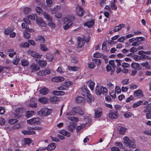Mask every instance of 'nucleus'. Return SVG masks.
I'll use <instances>...</instances> for the list:
<instances>
[{"instance_id": "1", "label": "nucleus", "mask_w": 151, "mask_h": 151, "mask_svg": "<svg viewBox=\"0 0 151 151\" xmlns=\"http://www.w3.org/2000/svg\"><path fill=\"white\" fill-rule=\"evenodd\" d=\"M74 19V17L72 15H68L62 18L63 24H66L63 26V28L65 30H67L72 25L73 22L72 20Z\"/></svg>"}, {"instance_id": "2", "label": "nucleus", "mask_w": 151, "mask_h": 151, "mask_svg": "<svg viewBox=\"0 0 151 151\" xmlns=\"http://www.w3.org/2000/svg\"><path fill=\"white\" fill-rule=\"evenodd\" d=\"M84 93L82 94L84 99L86 100L88 103H91L92 101L94 100V96L90 93L89 91L86 89H85L83 91Z\"/></svg>"}, {"instance_id": "3", "label": "nucleus", "mask_w": 151, "mask_h": 151, "mask_svg": "<svg viewBox=\"0 0 151 151\" xmlns=\"http://www.w3.org/2000/svg\"><path fill=\"white\" fill-rule=\"evenodd\" d=\"M123 140L124 143L127 146L133 148L136 147V145L134 140H130L127 137H125L123 138Z\"/></svg>"}, {"instance_id": "4", "label": "nucleus", "mask_w": 151, "mask_h": 151, "mask_svg": "<svg viewBox=\"0 0 151 151\" xmlns=\"http://www.w3.org/2000/svg\"><path fill=\"white\" fill-rule=\"evenodd\" d=\"M107 89L103 86L99 87L98 85L96 88V92L98 95H100L102 94L106 95L107 93Z\"/></svg>"}, {"instance_id": "5", "label": "nucleus", "mask_w": 151, "mask_h": 151, "mask_svg": "<svg viewBox=\"0 0 151 151\" xmlns=\"http://www.w3.org/2000/svg\"><path fill=\"white\" fill-rule=\"evenodd\" d=\"M50 113V109L47 108H43L39 111L38 114L40 116H45L49 115Z\"/></svg>"}, {"instance_id": "6", "label": "nucleus", "mask_w": 151, "mask_h": 151, "mask_svg": "<svg viewBox=\"0 0 151 151\" xmlns=\"http://www.w3.org/2000/svg\"><path fill=\"white\" fill-rule=\"evenodd\" d=\"M41 120L38 117L33 118L27 120V123L31 125H39L40 123Z\"/></svg>"}, {"instance_id": "7", "label": "nucleus", "mask_w": 151, "mask_h": 151, "mask_svg": "<svg viewBox=\"0 0 151 151\" xmlns=\"http://www.w3.org/2000/svg\"><path fill=\"white\" fill-rule=\"evenodd\" d=\"M73 84V83L71 81H65L63 83L61 86L58 87V89L59 90H65L68 88L70 86Z\"/></svg>"}, {"instance_id": "8", "label": "nucleus", "mask_w": 151, "mask_h": 151, "mask_svg": "<svg viewBox=\"0 0 151 151\" xmlns=\"http://www.w3.org/2000/svg\"><path fill=\"white\" fill-rule=\"evenodd\" d=\"M76 14L78 16H83L84 14L83 9L81 6H77L76 7Z\"/></svg>"}, {"instance_id": "9", "label": "nucleus", "mask_w": 151, "mask_h": 151, "mask_svg": "<svg viewBox=\"0 0 151 151\" xmlns=\"http://www.w3.org/2000/svg\"><path fill=\"white\" fill-rule=\"evenodd\" d=\"M22 109L21 108H19L16 109L15 111L16 113H13L12 114V116L16 118H18L21 116V112L22 111Z\"/></svg>"}, {"instance_id": "10", "label": "nucleus", "mask_w": 151, "mask_h": 151, "mask_svg": "<svg viewBox=\"0 0 151 151\" xmlns=\"http://www.w3.org/2000/svg\"><path fill=\"white\" fill-rule=\"evenodd\" d=\"M118 115V114L116 111H111L109 114V118L112 119L117 118Z\"/></svg>"}, {"instance_id": "11", "label": "nucleus", "mask_w": 151, "mask_h": 151, "mask_svg": "<svg viewBox=\"0 0 151 151\" xmlns=\"http://www.w3.org/2000/svg\"><path fill=\"white\" fill-rule=\"evenodd\" d=\"M40 67L38 65L35 63H32L31 65L30 69L32 72H34L37 71L40 69Z\"/></svg>"}, {"instance_id": "12", "label": "nucleus", "mask_w": 151, "mask_h": 151, "mask_svg": "<svg viewBox=\"0 0 151 151\" xmlns=\"http://www.w3.org/2000/svg\"><path fill=\"white\" fill-rule=\"evenodd\" d=\"M36 63L42 67H45L47 64V62L42 60H36Z\"/></svg>"}, {"instance_id": "13", "label": "nucleus", "mask_w": 151, "mask_h": 151, "mask_svg": "<svg viewBox=\"0 0 151 151\" xmlns=\"http://www.w3.org/2000/svg\"><path fill=\"white\" fill-rule=\"evenodd\" d=\"M64 79V78L63 77L58 76L52 78L51 80L53 82H58L63 81Z\"/></svg>"}, {"instance_id": "14", "label": "nucleus", "mask_w": 151, "mask_h": 151, "mask_svg": "<svg viewBox=\"0 0 151 151\" xmlns=\"http://www.w3.org/2000/svg\"><path fill=\"white\" fill-rule=\"evenodd\" d=\"M50 70L45 69L44 70L40 71L37 73V74L38 76H43L50 74Z\"/></svg>"}, {"instance_id": "15", "label": "nucleus", "mask_w": 151, "mask_h": 151, "mask_svg": "<svg viewBox=\"0 0 151 151\" xmlns=\"http://www.w3.org/2000/svg\"><path fill=\"white\" fill-rule=\"evenodd\" d=\"M24 22L22 23V27L23 28L27 29L28 27V24H30V22L29 20L27 19H24Z\"/></svg>"}, {"instance_id": "16", "label": "nucleus", "mask_w": 151, "mask_h": 151, "mask_svg": "<svg viewBox=\"0 0 151 151\" xmlns=\"http://www.w3.org/2000/svg\"><path fill=\"white\" fill-rule=\"evenodd\" d=\"M94 21L93 20H90L88 21L84 24V26H86L88 28H91L94 24Z\"/></svg>"}, {"instance_id": "17", "label": "nucleus", "mask_w": 151, "mask_h": 151, "mask_svg": "<svg viewBox=\"0 0 151 151\" xmlns=\"http://www.w3.org/2000/svg\"><path fill=\"white\" fill-rule=\"evenodd\" d=\"M134 95L135 96H137L139 98H141L143 96V92L140 89L135 91L134 92Z\"/></svg>"}, {"instance_id": "18", "label": "nucleus", "mask_w": 151, "mask_h": 151, "mask_svg": "<svg viewBox=\"0 0 151 151\" xmlns=\"http://www.w3.org/2000/svg\"><path fill=\"white\" fill-rule=\"evenodd\" d=\"M56 147V145L55 143H52L49 144L46 147V150L48 151H51L55 149Z\"/></svg>"}, {"instance_id": "19", "label": "nucleus", "mask_w": 151, "mask_h": 151, "mask_svg": "<svg viewBox=\"0 0 151 151\" xmlns=\"http://www.w3.org/2000/svg\"><path fill=\"white\" fill-rule=\"evenodd\" d=\"M36 22V23L39 26L45 27L46 25V24L45 22L41 18L37 19Z\"/></svg>"}, {"instance_id": "20", "label": "nucleus", "mask_w": 151, "mask_h": 151, "mask_svg": "<svg viewBox=\"0 0 151 151\" xmlns=\"http://www.w3.org/2000/svg\"><path fill=\"white\" fill-rule=\"evenodd\" d=\"M78 48L81 47L83 46L85 43L84 40L82 38L79 37L78 38Z\"/></svg>"}, {"instance_id": "21", "label": "nucleus", "mask_w": 151, "mask_h": 151, "mask_svg": "<svg viewBox=\"0 0 151 151\" xmlns=\"http://www.w3.org/2000/svg\"><path fill=\"white\" fill-rule=\"evenodd\" d=\"M102 113V110L100 108H98L95 110V117L98 118L100 117Z\"/></svg>"}, {"instance_id": "22", "label": "nucleus", "mask_w": 151, "mask_h": 151, "mask_svg": "<svg viewBox=\"0 0 151 151\" xmlns=\"http://www.w3.org/2000/svg\"><path fill=\"white\" fill-rule=\"evenodd\" d=\"M88 86L90 88V89L92 91L94 89V86L95 84L94 82L92 80H90L87 82Z\"/></svg>"}, {"instance_id": "23", "label": "nucleus", "mask_w": 151, "mask_h": 151, "mask_svg": "<svg viewBox=\"0 0 151 151\" xmlns=\"http://www.w3.org/2000/svg\"><path fill=\"white\" fill-rule=\"evenodd\" d=\"M35 99L34 98H32L30 101V102L29 103V104L28 105L30 106V107L34 108L36 107L37 106V103L35 102Z\"/></svg>"}, {"instance_id": "24", "label": "nucleus", "mask_w": 151, "mask_h": 151, "mask_svg": "<svg viewBox=\"0 0 151 151\" xmlns=\"http://www.w3.org/2000/svg\"><path fill=\"white\" fill-rule=\"evenodd\" d=\"M72 110L75 113V114L76 113L79 114L80 115H83V111L79 107H74L72 109Z\"/></svg>"}, {"instance_id": "25", "label": "nucleus", "mask_w": 151, "mask_h": 151, "mask_svg": "<svg viewBox=\"0 0 151 151\" xmlns=\"http://www.w3.org/2000/svg\"><path fill=\"white\" fill-rule=\"evenodd\" d=\"M35 40L36 42H39L41 43H44L45 42V40L44 37L41 36H38L36 37Z\"/></svg>"}, {"instance_id": "26", "label": "nucleus", "mask_w": 151, "mask_h": 151, "mask_svg": "<svg viewBox=\"0 0 151 151\" xmlns=\"http://www.w3.org/2000/svg\"><path fill=\"white\" fill-rule=\"evenodd\" d=\"M124 24H121L118 26H115L113 29V31L115 32L119 31L124 27Z\"/></svg>"}, {"instance_id": "27", "label": "nucleus", "mask_w": 151, "mask_h": 151, "mask_svg": "<svg viewBox=\"0 0 151 151\" xmlns=\"http://www.w3.org/2000/svg\"><path fill=\"white\" fill-rule=\"evenodd\" d=\"M131 67L135 70L140 69L139 65V63H132L131 65Z\"/></svg>"}, {"instance_id": "28", "label": "nucleus", "mask_w": 151, "mask_h": 151, "mask_svg": "<svg viewBox=\"0 0 151 151\" xmlns=\"http://www.w3.org/2000/svg\"><path fill=\"white\" fill-rule=\"evenodd\" d=\"M22 134L24 135H31L32 134H34L35 133V132L34 131H31L29 130H24L22 131Z\"/></svg>"}, {"instance_id": "29", "label": "nucleus", "mask_w": 151, "mask_h": 151, "mask_svg": "<svg viewBox=\"0 0 151 151\" xmlns=\"http://www.w3.org/2000/svg\"><path fill=\"white\" fill-rule=\"evenodd\" d=\"M84 101V98L81 96H78L75 99L76 102L78 103L83 102Z\"/></svg>"}, {"instance_id": "30", "label": "nucleus", "mask_w": 151, "mask_h": 151, "mask_svg": "<svg viewBox=\"0 0 151 151\" xmlns=\"http://www.w3.org/2000/svg\"><path fill=\"white\" fill-rule=\"evenodd\" d=\"M60 133L63 136L69 137L70 135V133L65 130H62L60 132Z\"/></svg>"}, {"instance_id": "31", "label": "nucleus", "mask_w": 151, "mask_h": 151, "mask_svg": "<svg viewBox=\"0 0 151 151\" xmlns=\"http://www.w3.org/2000/svg\"><path fill=\"white\" fill-rule=\"evenodd\" d=\"M142 66L143 67H145L146 69H150V67L149 65V63L148 62L146 61L142 63L141 64Z\"/></svg>"}, {"instance_id": "32", "label": "nucleus", "mask_w": 151, "mask_h": 151, "mask_svg": "<svg viewBox=\"0 0 151 151\" xmlns=\"http://www.w3.org/2000/svg\"><path fill=\"white\" fill-rule=\"evenodd\" d=\"M67 119H68L74 122H77L78 120V119L77 117L73 116H68L67 117Z\"/></svg>"}, {"instance_id": "33", "label": "nucleus", "mask_w": 151, "mask_h": 151, "mask_svg": "<svg viewBox=\"0 0 151 151\" xmlns=\"http://www.w3.org/2000/svg\"><path fill=\"white\" fill-rule=\"evenodd\" d=\"M40 91L41 94L43 95H45L48 93V89L47 88H43L42 89H41L40 90Z\"/></svg>"}, {"instance_id": "34", "label": "nucleus", "mask_w": 151, "mask_h": 151, "mask_svg": "<svg viewBox=\"0 0 151 151\" xmlns=\"http://www.w3.org/2000/svg\"><path fill=\"white\" fill-rule=\"evenodd\" d=\"M40 46L41 50L43 51H47L48 50V49L46 45L42 44L40 45Z\"/></svg>"}, {"instance_id": "35", "label": "nucleus", "mask_w": 151, "mask_h": 151, "mask_svg": "<svg viewBox=\"0 0 151 151\" xmlns=\"http://www.w3.org/2000/svg\"><path fill=\"white\" fill-rule=\"evenodd\" d=\"M106 70L108 71H109L110 70L111 71V74H112L115 68H113L110 65H107L106 67Z\"/></svg>"}, {"instance_id": "36", "label": "nucleus", "mask_w": 151, "mask_h": 151, "mask_svg": "<svg viewBox=\"0 0 151 151\" xmlns=\"http://www.w3.org/2000/svg\"><path fill=\"white\" fill-rule=\"evenodd\" d=\"M43 15L45 18L47 19L48 22L52 21V18L49 15L45 12H44Z\"/></svg>"}, {"instance_id": "37", "label": "nucleus", "mask_w": 151, "mask_h": 151, "mask_svg": "<svg viewBox=\"0 0 151 151\" xmlns=\"http://www.w3.org/2000/svg\"><path fill=\"white\" fill-rule=\"evenodd\" d=\"M48 99L45 97H41L38 99V101L42 104H45L47 102Z\"/></svg>"}, {"instance_id": "38", "label": "nucleus", "mask_w": 151, "mask_h": 151, "mask_svg": "<svg viewBox=\"0 0 151 151\" xmlns=\"http://www.w3.org/2000/svg\"><path fill=\"white\" fill-rule=\"evenodd\" d=\"M19 46L22 47H28L29 46V45L27 42H24L20 43Z\"/></svg>"}, {"instance_id": "39", "label": "nucleus", "mask_w": 151, "mask_h": 151, "mask_svg": "<svg viewBox=\"0 0 151 151\" xmlns=\"http://www.w3.org/2000/svg\"><path fill=\"white\" fill-rule=\"evenodd\" d=\"M68 68L69 70H71L73 71H77L79 69V68L78 67L70 66H68Z\"/></svg>"}, {"instance_id": "40", "label": "nucleus", "mask_w": 151, "mask_h": 151, "mask_svg": "<svg viewBox=\"0 0 151 151\" xmlns=\"http://www.w3.org/2000/svg\"><path fill=\"white\" fill-rule=\"evenodd\" d=\"M21 62L22 65L24 66H28L29 64L28 61L25 59L22 60Z\"/></svg>"}, {"instance_id": "41", "label": "nucleus", "mask_w": 151, "mask_h": 151, "mask_svg": "<svg viewBox=\"0 0 151 151\" xmlns=\"http://www.w3.org/2000/svg\"><path fill=\"white\" fill-rule=\"evenodd\" d=\"M27 18L29 19H30L32 20H35L37 18V16L36 14H32L29 15L27 16Z\"/></svg>"}, {"instance_id": "42", "label": "nucleus", "mask_w": 151, "mask_h": 151, "mask_svg": "<svg viewBox=\"0 0 151 151\" xmlns=\"http://www.w3.org/2000/svg\"><path fill=\"white\" fill-rule=\"evenodd\" d=\"M54 94L56 95H63L65 94L63 91H55L53 92Z\"/></svg>"}, {"instance_id": "43", "label": "nucleus", "mask_w": 151, "mask_h": 151, "mask_svg": "<svg viewBox=\"0 0 151 151\" xmlns=\"http://www.w3.org/2000/svg\"><path fill=\"white\" fill-rule=\"evenodd\" d=\"M50 100L52 103H55L59 101V99L56 96H54L51 97Z\"/></svg>"}, {"instance_id": "44", "label": "nucleus", "mask_w": 151, "mask_h": 151, "mask_svg": "<svg viewBox=\"0 0 151 151\" xmlns=\"http://www.w3.org/2000/svg\"><path fill=\"white\" fill-rule=\"evenodd\" d=\"M31 56L34 58H39L41 57L42 55H40L38 53L35 52H33V53L31 54Z\"/></svg>"}, {"instance_id": "45", "label": "nucleus", "mask_w": 151, "mask_h": 151, "mask_svg": "<svg viewBox=\"0 0 151 151\" xmlns=\"http://www.w3.org/2000/svg\"><path fill=\"white\" fill-rule=\"evenodd\" d=\"M132 114L130 112H124L123 114L124 116L126 118H129L132 116Z\"/></svg>"}, {"instance_id": "46", "label": "nucleus", "mask_w": 151, "mask_h": 151, "mask_svg": "<svg viewBox=\"0 0 151 151\" xmlns=\"http://www.w3.org/2000/svg\"><path fill=\"white\" fill-rule=\"evenodd\" d=\"M88 67L91 69H93L95 68L96 65L94 62H91L88 63Z\"/></svg>"}, {"instance_id": "47", "label": "nucleus", "mask_w": 151, "mask_h": 151, "mask_svg": "<svg viewBox=\"0 0 151 151\" xmlns=\"http://www.w3.org/2000/svg\"><path fill=\"white\" fill-rule=\"evenodd\" d=\"M34 114V111H28L26 112V116L27 117H31Z\"/></svg>"}, {"instance_id": "48", "label": "nucleus", "mask_w": 151, "mask_h": 151, "mask_svg": "<svg viewBox=\"0 0 151 151\" xmlns=\"http://www.w3.org/2000/svg\"><path fill=\"white\" fill-rule=\"evenodd\" d=\"M65 115L68 116H70L75 115V113L72 109L71 110L66 112Z\"/></svg>"}, {"instance_id": "49", "label": "nucleus", "mask_w": 151, "mask_h": 151, "mask_svg": "<svg viewBox=\"0 0 151 151\" xmlns=\"http://www.w3.org/2000/svg\"><path fill=\"white\" fill-rule=\"evenodd\" d=\"M126 130V129L123 127H120L119 129L118 133L121 134H123Z\"/></svg>"}, {"instance_id": "50", "label": "nucleus", "mask_w": 151, "mask_h": 151, "mask_svg": "<svg viewBox=\"0 0 151 151\" xmlns=\"http://www.w3.org/2000/svg\"><path fill=\"white\" fill-rule=\"evenodd\" d=\"M75 128V125L73 124H70L68 126V129L69 131L72 132L73 130H74Z\"/></svg>"}, {"instance_id": "51", "label": "nucleus", "mask_w": 151, "mask_h": 151, "mask_svg": "<svg viewBox=\"0 0 151 151\" xmlns=\"http://www.w3.org/2000/svg\"><path fill=\"white\" fill-rule=\"evenodd\" d=\"M23 35L24 38L28 39L30 37V35L29 33L25 31L23 33Z\"/></svg>"}, {"instance_id": "52", "label": "nucleus", "mask_w": 151, "mask_h": 151, "mask_svg": "<svg viewBox=\"0 0 151 151\" xmlns=\"http://www.w3.org/2000/svg\"><path fill=\"white\" fill-rule=\"evenodd\" d=\"M13 29L12 28H8L5 30V34L6 35L10 34L12 32Z\"/></svg>"}, {"instance_id": "53", "label": "nucleus", "mask_w": 151, "mask_h": 151, "mask_svg": "<svg viewBox=\"0 0 151 151\" xmlns=\"http://www.w3.org/2000/svg\"><path fill=\"white\" fill-rule=\"evenodd\" d=\"M46 57L47 59L49 61H52L53 60V58L52 55L51 54L47 53L46 54Z\"/></svg>"}, {"instance_id": "54", "label": "nucleus", "mask_w": 151, "mask_h": 151, "mask_svg": "<svg viewBox=\"0 0 151 151\" xmlns=\"http://www.w3.org/2000/svg\"><path fill=\"white\" fill-rule=\"evenodd\" d=\"M19 61V58L16 57L15 58H14L12 61V63L15 65H17Z\"/></svg>"}, {"instance_id": "55", "label": "nucleus", "mask_w": 151, "mask_h": 151, "mask_svg": "<svg viewBox=\"0 0 151 151\" xmlns=\"http://www.w3.org/2000/svg\"><path fill=\"white\" fill-rule=\"evenodd\" d=\"M18 122V120L17 119H12L9 120V123L11 124H14Z\"/></svg>"}, {"instance_id": "56", "label": "nucleus", "mask_w": 151, "mask_h": 151, "mask_svg": "<svg viewBox=\"0 0 151 151\" xmlns=\"http://www.w3.org/2000/svg\"><path fill=\"white\" fill-rule=\"evenodd\" d=\"M36 11L40 15L42 14V11L40 7H37L36 8Z\"/></svg>"}, {"instance_id": "57", "label": "nucleus", "mask_w": 151, "mask_h": 151, "mask_svg": "<svg viewBox=\"0 0 151 151\" xmlns=\"http://www.w3.org/2000/svg\"><path fill=\"white\" fill-rule=\"evenodd\" d=\"M46 3L47 6L48 7H50L52 5L53 2L51 0H46Z\"/></svg>"}, {"instance_id": "58", "label": "nucleus", "mask_w": 151, "mask_h": 151, "mask_svg": "<svg viewBox=\"0 0 151 151\" xmlns=\"http://www.w3.org/2000/svg\"><path fill=\"white\" fill-rule=\"evenodd\" d=\"M23 11L25 14H28L31 11V9L28 7H25Z\"/></svg>"}, {"instance_id": "59", "label": "nucleus", "mask_w": 151, "mask_h": 151, "mask_svg": "<svg viewBox=\"0 0 151 151\" xmlns=\"http://www.w3.org/2000/svg\"><path fill=\"white\" fill-rule=\"evenodd\" d=\"M129 88L131 89H136L138 87V86L136 84H131L129 85Z\"/></svg>"}, {"instance_id": "60", "label": "nucleus", "mask_w": 151, "mask_h": 151, "mask_svg": "<svg viewBox=\"0 0 151 151\" xmlns=\"http://www.w3.org/2000/svg\"><path fill=\"white\" fill-rule=\"evenodd\" d=\"M110 6L111 9L113 10H115L117 9V6L114 3H113L112 1L111 2Z\"/></svg>"}, {"instance_id": "61", "label": "nucleus", "mask_w": 151, "mask_h": 151, "mask_svg": "<svg viewBox=\"0 0 151 151\" xmlns=\"http://www.w3.org/2000/svg\"><path fill=\"white\" fill-rule=\"evenodd\" d=\"M48 25L49 26L52 28H54L55 27V24L52 22V20L48 22Z\"/></svg>"}, {"instance_id": "62", "label": "nucleus", "mask_w": 151, "mask_h": 151, "mask_svg": "<svg viewBox=\"0 0 151 151\" xmlns=\"http://www.w3.org/2000/svg\"><path fill=\"white\" fill-rule=\"evenodd\" d=\"M60 6H56L54 7L53 9H52L51 10V12L52 14L55 13V11L57 9H59L60 8Z\"/></svg>"}, {"instance_id": "63", "label": "nucleus", "mask_w": 151, "mask_h": 151, "mask_svg": "<svg viewBox=\"0 0 151 151\" xmlns=\"http://www.w3.org/2000/svg\"><path fill=\"white\" fill-rule=\"evenodd\" d=\"M141 59L142 61H144L146 59L148 60L149 59H150V58H149V57L148 56L144 55H141Z\"/></svg>"}, {"instance_id": "64", "label": "nucleus", "mask_w": 151, "mask_h": 151, "mask_svg": "<svg viewBox=\"0 0 151 151\" xmlns=\"http://www.w3.org/2000/svg\"><path fill=\"white\" fill-rule=\"evenodd\" d=\"M121 89L118 86H116L115 88V92L117 93H121Z\"/></svg>"}]
</instances>
